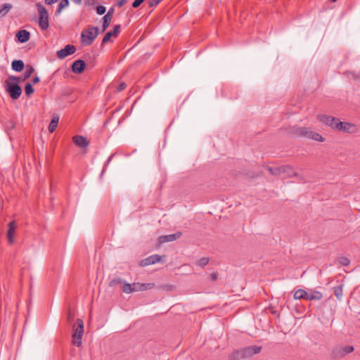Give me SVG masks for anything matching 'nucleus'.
<instances>
[{"label":"nucleus","mask_w":360,"mask_h":360,"mask_svg":"<svg viewBox=\"0 0 360 360\" xmlns=\"http://www.w3.org/2000/svg\"><path fill=\"white\" fill-rule=\"evenodd\" d=\"M288 132L297 137L310 139L319 142L325 141V139L320 134L307 127L293 126L289 128Z\"/></svg>","instance_id":"1"},{"label":"nucleus","mask_w":360,"mask_h":360,"mask_svg":"<svg viewBox=\"0 0 360 360\" xmlns=\"http://www.w3.org/2000/svg\"><path fill=\"white\" fill-rule=\"evenodd\" d=\"M21 82V77L17 76H8L5 81V89L10 97L17 100L22 94V89L19 84Z\"/></svg>","instance_id":"2"},{"label":"nucleus","mask_w":360,"mask_h":360,"mask_svg":"<svg viewBox=\"0 0 360 360\" xmlns=\"http://www.w3.org/2000/svg\"><path fill=\"white\" fill-rule=\"evenodd\" d=\"M262 351L261 346L252 345L234 351L230 356L231 360H240L251 358Z\"/></svg>","instance_id":"3"},{"label":"nucleus","mask_w":360,"mask_h":360,"mask_svg":"<svg viewBox=\"0 0 360 360\" xmlns=\"http://www.w3.org/2000/svg\"><path fill=\"white\" fill-rule=\"evenodd\" d=\"M99 34L97 27H89L81 34V42L84 46L91 45Z\"/></svg>","instance_id":"4"},{"label":"nucleus","mask_w":360,"mask_h":360,"mask_svg":"<svg viewBox=\"0 0 360 360\" xmlns=\"http://www.w3.org/2000/svg\"><path fill=\"white\" fill-rule=\"evenodd\" d=\"M72 344L79 347L82 345V338L84 333V322L81 319H77L73 325Z\"/></svg>","instance_id":"5"},{"label":"nucleus","mask_w":360,"mask_h":360,"mask_svg":"<svg viewBox=\"0 0 360 360\" xmlns=\"http://www.w3.org/2000/svg\"><path fill=\"white\" fill-rule=\"evenodd\" d=\"M37 7L39 13V26L42 30H46L49 27L48 11L40 3L37 4Z\"/></svg>","instance_id":"6"},{"label":"nucleus","mask_w":360,"mask_h":360,"mask_svg":"<svg viewBox=\"0 0 360 360\" xmlns=\"http://www.w3.org/2000/svg\"><path fill=\"white\" fill-rule=\"evenodd\" d=\"M353 351V346L336 347L333 349L331 356L335 359L342 358Z\"/></svg>","instance_id":"7"},{"label":"nucleus","mask_w":360,"mask_h":360,"mask_svg":"<svg viewBox=\"0 0 360 360\" xmlns=\"http://www.w3.org/2000/svg\"><path fill=\"white\" fill-rule=\"evenodd\" d=\"M319 120L325 124L330 127L332 129H337L339 127L340 120L338 118L326 115H321L318 116Z\"/></svg>","instance_id":"8"},{"label":"nucleus","mask_w":360,"mask_h":360,"mask_svg":"<svg viewBox=\"0 0 360 360\" xmlns=\"http://www.w3.org/2000/svg\"><path fill=\"white\" fill-rule=\"evenodd\" d=\"M76 51V47L72 44H68L65 48L58 51L56 55L58 58L64 59L67 56L73 54Z\"/></svg>","instance_id":"9"},{"label":"nucleus","mask_w":360,"mask_h":360,"mask_svg":"<svg viewBox=\"0 0 360 360\" xmlns=\"http://www.w3.org/2000/svg\"><path fill=\"white\" fill-rule=\"evenodd\" d=\"M120 25H116L112 31L108 32L103 37L102 44H106L110 41L112 37H117L120 32Z\"/></svg>","instance_id":"10"},{"label":"nucleus","mask_w":360,"mask_h":360,"mask_svg":"<svg viewBox=\"0 0 360 360\" xmlns=\"http://www.w3.org/2000/svg\"><path fill=\"white\" fill-rule=\"evenodd\" d=\"M86 67V63L82 59H79L73 62L72 64V71L76 74H80L83 72Z\"/></svg>","instance_id":"11"},{"label":"nucleus","mask_w":360,"mask_h":360,"mask_svg":"<svg viewBox=\"0 0 360 360\" xmlns=\"http://www.w3.org/2000/svg\"><path fill=\"white\" fill-rule=\"evenodd\" d=\"M154 286H155V284L152 283H132L133 292L150 290V289H152Z\"/></svg>","instance_id":"12"},{"label":"nucleus","mask_w":360,"mask_h":360,"mask_svg":"<svg viewBox=\"0 0 360 360\" xmlns=\"http://www.w3.org/2000/svg\"><path fill=\"white\" fill-rule=\"evenodd\" d=\"M161 260V257L158 255H153L147 258L141 260V266H146L150 264H154L157 262H159Z\"/></svg>","instance_id":"13"},{"label":"nucleus","mask_w":360,"mask_h":360,"mask_svg":"<svg viewBox=\"0 0 360 360\" xmlns=\"http://www.w3.org/2000/svg\"><path fill=\"white\" fill-rule=\"evenodd\" d=\"M72 141L77 146L80 147L82 148H86L89 144V142L88 141L86 138L80 135L75 136L72 138Z\"/></svg>","instance_id":"14"},{"label":"nucleus","mask_w":360,"mask_h":360,"mask_svg":"<svg viewBox=\"0 0 360 360\" xmlns=\"http://www.w3.org/2000/svg\"><path fill=\"white\" fill-rule=\"evenodd\" d=\"M15 229H16L15 222L14 221H11L8 224V230L7 231L8 242L10 244H13L15 241L14 236H15Z\"/></svg>","instance_id":"15"},{"label":"nucleus","mask_w":360,"mask_h":360,"mask_svg":"<svg viewBox=\"0 0 360 360\" xmlns=\"http://www.w3.org/2000/svg\"><path fill=\"white\" fill-rule=\"evenodd\" d=\"M15 37L20 43H25L29 41L30 33L26 30H21L16 33Z\"/></svg>","instance_id":"16"},{"label":"nucleus","mask_w":360,"mask_h":360,"mask_svg":"<svg viewBox=\"0 0 360 360\" xmlns=\"http://www.w3.org/2000/svg\"><path fill=\"white\" fill-rule=\"evenodd\" d=\"M355 125L349 122H340L338 130L347 133H352L354 131Z\"/></svg>","instance_id":"17"},{"label":"nucleus","mask_w":360,"mask_h":360,"mask_svg":"<svg viewBox=\"0 0 360 360\" xmlns=\"http://www.w3.org/2000/svg\"><path fill=\"white\" fill-rule=\"evenodd\" d=\"M181 236V232H176V233H173V234H169V235H166V236H161L160 238V240L162 243L171 242V241H174V240L179 238Z\"/></svg>","instance_id":"18"},{"label":"nucleus","mask_w":360,"mask_h":360,"mask_svg":"<svg viewBox=\"0 0 360 360\" xmlns=\"http://www.w3.org/2000/svg\"><path fill=\"white\" fill-rule=\"evenodd\" d=\"M308 297L307 300H320L323 297V295L321 292L316 290H312L311 289L308 290Z\"/></svg>","instance_id":"19"},{"label":"nucleus","mask_w":360,"mask_h":360,"mask_svg":"<svg viewBox=\"0 0 360 360\" xmlns=\"http://www.w3.org/2000/svg\"><path fill=\"white\" fill-rule=\"evenodd\" d=\"M12 69L16 72H21L24 67V62L22 60H14L11 63Z\"/></svg>","instance_id":"20"},{"label":"nucleus","mask_w":360,"mask_h":360,"mask_svg":"<svg viewBox=\"0 0 360 360\" xmlns=\"http://www.w3.org/2000/svg\"><path fill=\"white\" fill-rule=\"evenodd\" d=\"M293 297L295 300L304 299L307 300L308 292L304 290L299 289L295 292Z\"/></svg>","instance_id":"21"},{"label":"nucleus","mask_w":360,"mask_h":360,"mask_svg":"<svg viewBox=\"0 0 360 360\" xmlns=\"http://www.w3.org/2000/svg\"><path fill=\"white\" fill-rule=\"evenodd\" d=\"M34 72V69L31 65H27L25 71L24 72L22 77H21V82L28 79Z\"/></svg>","instance_id":"22"},{"label":"nucleus","mask_w":360,"mask_h":360,"mask_svg":"<svg viewBox=\"0 0 360 360\" xmlns=\"http://www.w3.org/2000/svg\"><path fill=\"white\" fill-rule=\"evenodd\" d=\"M281 174H287L288 176H290L295 175V173L293 172L292 167L289 165H283L279 167Z\"/></svg>","instance_id":"23"},{"label":"nucleus","mask_w":360,"mask_h":360,"mask_svg":"<svg viewBox=\"0 0 360 360\" xmlns=\"http://www.w3.org/2000/svg\"><path fill=\"white\" fill-rule=\"evenodd\" d=\"M58 121H59V119L58 117H53L49 125V131L51 132V133H53L56 129L58 127Z\"/></svg>","instance_id":"24"},{"label":"nucleus","mask_w":360,"mask_h":360,"mask_svg":"<svg viewBox=\"0 0 360 360\" xmlns=\"http://www.w3.org/2000/svg\"><path fill=\"white\" fill-rule=\"evenodd\" d=\"M334 295L338 299L340 300L342 297V285H340L334 288Z\"/></svg>","instance_id":"25"},{"label":"nucleus","mask_w":360,"mask_h":360,"mask_svg":"<svg viewBox=\"0 0 360 360\" xmlns=\"http://www.w3.org/2000/svg\"><path fill=\"white\" fill-rule=\"evenodd\" d=\"M112 18L109 15H104L103 17V29L102 32H104L108 27L110 25Z\"/></svg>","instance_id":"26"},{"label":"nucleus","mask_w":360,"mask_h":360,"mask_svg":"<svg viewBox=\"0 0 360 360\" xmlns=\"http://www.w3.org/2000/svg\"><path fill=\"white\" fill-rule=\"evenodd\" d=\"M12 8L11 4H4L2 5L1 8H0V14L4 15H6L10 9Z\"/></svg>","instance_id":"27"},{"label":"nucleus","mask_w":360,"mask_h":360,"mask_svg":"<svg viewBox=\"0 0 360 360\" xmlns=\"http://www.w3.org/2000/svg\"><path fill=\"white\" fill-rule=\"evenodd\" d=\"M69 5V1L68 0H61L59 5H58V8L56 11V13H60L61 10L68 7Z\"/></svg>","instance_id":"28"},{"label":"nucleus","mask_w":360,"mask_h":360,"mask_svg":"<svg viewBox=\"0 0 360 360\" xmlns=\"http://www.w3.org/2000/svg\"><path fill=\"white\" fill-rule=\"evenodd\" d=\"M25 91L26 95L29 97L30 96L33 92H34V88L32 87V85L30 83H27L25 86Z\"/></svg>","instance_id":"29"},{"label":"nucleus","mask_w":360,"mask_h":360,"mask_svg":"<svg viewBox=\"0 0 360 360\" xmlns=\"http://www.w3.org/2000/svg\"><path fill=\"white\" fill-rule=\"evenodd\" d=\"M266 169L269 172V173L271 174H272V175H274V176H279V175H281L279 167H267Z\"/></svg>","instance_id":"30"},{"label":"nucleus","mask_w":360,"mask_h":360,"mask_svg":"<svg viewBox=\"0 0 360 360\" xmlns=\"http://www.w3.org/2000/svg\"><path fill=\"white\" fill-rule=\"evenodd\" d=\"M122 290H123L124 292H125L127 294L133 292L132 284H130V283H125L123 285Z\"/></svg>","instance_id":"31"},{"label":"nucleus","mask_w":360,"mask_h":360,"mask_svg":"<svg viewBox=\"0 0 360 360\" xmlns=\"http://www.w3.org/2000/svg\"><path fill=\"white\" fill-rule=\"evenodd\" d=\"M122 283V279L120 277L118 278H112L110 283H109V286L110 287H115L118 284H120Z\"/></svg>","instance_id":"32"},{"label":"nucleus","mask_w":360,"mask_h":360,"mask_svg":"<svg viewBox=\"0 0 360 360\" xmlns=\"http://www.w3.org/2000/svg\"><path fill=\"white\" fill-rule=\"evenodd\" d=\"M338 262L342 266H348L350 263L349 259L347 257H341L338 259Z\"/></svg>","instance_id":"33"},{"label":"nucleus","mask_w":360,"mask_h":360,"mask_svg":"<svg viewBox=\"0 0 360 360\" xmlns=\"http://www.w3.org/2000/svg\"><path fill=\"white\" fill-rule=\"evenodd\" d=\"M208 263L209 258L207 257H202L198 262V264L201 267L205 266Z\"/></svg>","instance_id":"34"},{"label":"nucleus","mask_w":360,"mask_h":360,"mask_svg":"<svg viewBox=\"0 0 360 360\" xmlns=\"http://www.w3.org/2000/svg\"><path fill=\"white\" fill-rule=\"evenodd\" d=\"M106 8L104 6H98L96 7V12L98 15H103L105 13Z\"/></svg>","instance_id":"35"},{"label":"nucleus","mask_w":360,"mask_h":360,"mask_svg":"<svg viewBox=\"0 0 360 360\" xmlns=\"http://www.w3.org/2000/svg\"><path fill=\"white\" fill-rule=\"evenodd\" d=\"M162 0H150L148 5L150 7H155L158 6Z\"/></svg>","instance_id":"36"},{"label":"nucleus","mask_w":360,"mask_h":360,"mask_svg":"<svg viewBox=\"0 0 360 360\" xmlns=\"http://www.w3.org/2000/svg\"><path fill=\"white\" fill-rule=\"evenodd\" d=\"M74 316H75L74 313L70 309L68 312V317H67L68 322L69 323H72V321H73Z\"/></svg>","instance_id":"37"},{"label":"nucleus","mask_w":360,"mask_h":360,"mask_svg":"<svg viewBox=\"0 0 360 360\" xmlns=\"http://www.w3.org/2000/svg\"><path fill=\"white\" fill-rule=\"evenodd\" d=\"M145 0H134L132 4L134 8H138Z\"/></svg>","instance_id":"38"},{"label":"nucleus","mask_w":360,"mask_h":360,"mask_svg":"<svg viewBox=\"0 0 360 360\" xmlns=\"http://www.w3.org/2000/svg\"><path fill=\"white\" fill-rule=\"evenodd\" d=\"M127 0H119L117 3V5L118 7H122L125 4H127Z\"/></svg>","instance_id":"39"},{"label":"nucleus","mask_w":360,"mask_h":360,"mask_svg":"<svg viewBox=\"0 0 360 360\" xmlns=\"http://www.w3.org/2000/svg\"><path fill=\"white\" fill-rule=\"evenodd\" d=\"M125 88H126V84H125L124 83H123V82H122V83L120 84V85H119V86H118L117 89H118V91H123Z\"/></svg>","instance_id":"40"},{"label":"nucleus","mask_w":360,"mask_h":360,"mask_svg":"<svg viewBox=\"0 0 360 360\" xmlns=\"http://www.w3.org/2000/svg\"><path fill=\"white\" fill-rule=\"evenodd\" d=\"M113 12H114V9L112 8H111L107 13V14H105V15H109V17H110V18H112V14H113Z\"/></svg>","instance_id":"41"},{"label":"nucleus","mask_w":360,"mask_h":360,"mask_svg":"<svg viewBox=\"0 0 360 360\" xmlns=\"http://www.w3.org/2000/svg\"><path fill=\"white\" fill-rule=\"evenodd\" d=\"M58 0H45V3L48 5H51L56 2H57Z\"/></svg>","instance_id":"42"},{"label":"nucleus","mask_w":360,"mask_h":360,"mask_svg":"<svg viewBox=\"0 0 360 360\" xmlns=\"http://www.w3.org/2000/svg\"><path fill=\"white\" fill-rule=\"evenodd\" d=\"M217 276H218V274H217V273H216V272H215V273H212V274H211V278H212V280H213V281L217 280Z\"/></svg>","instance_id":"43"},{"label":"nucleus","mask_w":360,"mask_h":360,"mask_svg":"<svg viewBox=\"0 0 360 360\" xmlns=\"http://www.w3.org/2000/svg\"><path fill=\"white\" fill-rule=\"evenodd\" d=\"M39 81H40V79H39V77H37V76L34 77L33 78V79H32V82H33V84H37L38 82H39Z\"/></svg>","instance_id":"44"},{"label":"nucleus","mask_w":360,"mask_h":360,"mask_svg":"<svg viewBox=\"0 0 360 360\" xmlns=\"http://www.w3.org/2000/svg\"><path fill=\"white\" fill-rule=\"evenodd\" d=\"M112 158V155H110V156L108 158V160H107V162H106V165H108V164H109V163H110V162L111 161Z\"/></svg>","instance_id":"45"},{"label":"nucleus","mask_w":360,"mask_h":360,"mask_svg":"<svg viewBox=\"0 0 360 360\" xmlns=\"http://www.w3.org/2000/svg\"><path fill=\"white\" fill-rule=\"evenodd\" d=\"M338 1V0H331V1H333V2H335V1Z\"/></svg>","instance_id":"46"}]
</instances>
